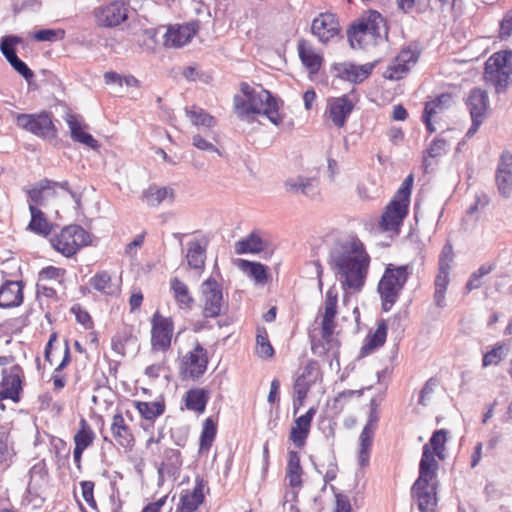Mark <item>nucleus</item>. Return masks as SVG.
<instances>
[{
    "label": "nucleus",
    "instance_id": "f257e3e1",
    "mask_svg": "<svg viewBox=\"0 0 512 512\" xmlns=\"http://www.w3.org/2000/svg\"><path fill=\"white\" fill-rule=\"evenodd\" d=\"M369 264L370 257L359 239L339 241L330 251L331 269L344 290H361Z\"/></svg>",
    "mask_w": 512,
    "mask_h": 512
},
{
    "label": "nucleus",
    "instance_id": "f03ea898",
    "mask_svg": "<svg viewBox=\"0 0 512 512\" xmlns=\"http://www.w3.org/2000/svg\"><path fill=\"white\" fill-rule=\"evenodd\" d=\"M234 110L237 117L246 122L258 120L260 116L276 126L283 121L278 101L261 86L252 87L241 83L240 93L234 97Z\"/></svg>",
    "mask_w": 512,
    "mask_h": 512
},
{
    "label": "nucleus",
    "instance_id": "7ed1b4c3",
    "mask_svg": "<svg viewBox=\"0 0 512 512\" xmlns=\"http://www.w3.org/2000/svg\"><path fill=\"white\" fill-rule=\"evenodd\" d=\"M385 20L377 11H369L359 18L348 31V40L352 48L365 49L375 46L387 37Z\"/></svg>",
    "mask_w": 512,
    "mask_h": 512
},
{
    "label": "nucleus",
    "instance_id": "20e7f679",
    "mask_svg": "<svg viewBox=\"0 0 512 512\" xmlns=\"http://www.w3.org/2000/svg\"><path fill=\"white\" fill-rule=\"evenodd\" d=\"M437 471L425 461L419 463V476L412 486L411 494L421 512H434L437 506Z\"/></svg>",
    "mask_w": 512,
    "mask_h": 512
},
{
    "label": "nucleus",
    "instance_id": "39448f33",
    "mask_svg": "<svg viewBox=\"0 0 512 512\" xmlns=\"http://www.w3.org/2000/svg\"><path fill=\"white\" fill-rule=\"evenodd\" d=\"M412 268L409 265L394 267L389 264L378 284V292L382 299L384 311H388L397 301L401 290L403 289Z\"/></svg>",
    "mask_w": 512,
    "mask_h": 512
},
{
    "label": "nucleus",
    "instance_id": "423d86ee",
    "mask_svg": "<svg viewBox=\"0 0 512 512\" xmlns=\"http://www.w3.org/2000/svg\"><path fill=\"white\" fill-rule=\"evenodd\" d=\"M512 76V51L503 50L494 53L485 64L484 80L492 85L497 93L504 92Z\"/></svg>",
    "mask_w": 512,
    "mask_h": 512
},
{
    "label": "nucleus",
    "instance_id": "0eeeda50",
    "mask_svg": "<svg viewBox=\"0 0 512 512\" xmlns=\"http://www.w3.org/2000/svg\"><path fill=\"white\" fill-rule=\"evenodd\" d=\"M199 300L204 318H217L227 310V301L222 285L214 278L203 281L199 289Z\"/></svg>",
    "mask_w": 512,
    "mask_h": 512
},
{
    "label": "nucleus",
    "instance_id": "6e6552de",
    "mask_svg": "<svg viewBox=\"0 0 512 512\" xmlns=\"http://www.w3.org/2000/svg\"><path fill=\"white\" fill-rule=\"evenodd\" d=\"M89 242V234L79 225L66 226L50 239L52 247L66 257L73 256Z\"/></svg>",
    "mask_w": 512,
    "mask_h": 512
},
{
    "label": "nucleus",
    "instance_id": "1a4fd4ad",
    "mask_svg": "<svg viewBox=\"0 0 512 512\" xmlns=\"http://www.w3.org/2000/svg\"><path fill=\"white\" fill-rule=\"evenodd\" d=\"M174 334V322L156 311L151 319V351L165 354L171 348Z\"/></svg>",
    "mask_w": 512,
    "mask_h": 512
},
{
    "label": "nucleus",
    "instance_id": "9d476101",
    "mask_svg": "<svg viewBox=\"0 0 512 512\" xmlns=\"http://www.w3.org/2000/svg\"><path fill=\"white\" fill-rule=\"evenodd\" d=\"M16 124L21 129L38 137L53 138L56 135L52 118L45 111L36 114H17Z\"/></svg>",
    "mask_w": 512,
    "mask_h": 512
},
{
    "label": "nucleus",
    "instance_id": "9b49d317",
    "mask_svg": "<svg viewBox=\"0 0 512 512\" xmlns=\"http://www.w3.org/2000/svg\"><path fill=\"white\" fill-rule=\"evenodd\" d=\"M207 350L199 343H196L193 349L188 351L181 359L180 373L184 379H198L207 370L208 366Z\"/></svg>",
    "mask_w": 512,
    "mask_h": 512
},
{
    "label": "nucleus",
    "instance_id": "f8f14e48",
    "mask_svg": "<svg viewBox=\"0 0 512 512\" xmlns=\"http://www.w3.org/2000/svg\"><path fill=\"white\" fill-rule=\"evenodd\" d=\"M93 16L97 26L114 28L127 19L128 9L123 1L115 0L96 7Z\"/></svg>",
    "mask_w": 512,
    "mask_h": 512
},
{
    "label": "nucleus",
    "instance_id": "ddd939ff",
    "mask_svg": "<svg viewBox=\"0 0 512 512\" xmlns=\"http://www.w3.org/2000/svg\"><path fill=\"white\" fill-rule=\"evenodd\" d=\"M338 291L335 286L330 287L324 300V314L321 323L322 338L328 345V350L337 346V342L333 338L335 329V318L337 315Z\"/></svg>",
    "mask_w": 512,
    "mask_h": 512
},
{
    "label": "nucleus",
    "instance_id": "4468645a",
    "mask_svg": "<svg viewBox=\"0 0 512 512\" xmlns=\"http://www.w3.org/2000/svg\"><path fill=\"white\" fill-rule=\"evenodd\" d=\"M320 372L314 363L306 365L302 373L296 378L293 391V414L296 415L304 405L305 399L311 387L319 380Z\"/></svg>",
    "mask_w": 512,
    "mask_h": 512
},
{
    "label": "nucleus",
    "instance_id": "2eb2a0df",
    "mask_svg": "<svg viewBox=\"0 0 512 512\" xmlns=\"http://www.w3.org/2000/svg\"><path fill=\"white\" fill-rule=\"evenodd\" d=\"M448 434L449 432L446 429H439L433 432L429 442L423 446L420 463L425 461L431 464L432 469L438 470L439 464L435 457L437 456L440 460L446 458Z\"/></svg>",
    "mask_w": 512,
    "mask_h": 512
},
{
    "label": "nucleus",
    "instance_id": "dca6fc26",
    "mask_svg": "<svg viewBox=\"0 0 512 512\" xmlns=\"http://www.w3.org/2000/svg\"><path fill=\"white\" fill-rule=\"evenodd\" d=\"M340 31L338 19L332 13H320L311 24L312 34L323 44L337 39Z\"/></svg>",
    "mask_w": 512,
    "mask_h": 512
},
{
    "label": "nucleus",
    "instance_id": "f3484780",
    "mask_svg": "<svg viewBox=\"0 0 512 512\" xmlns=\"http://www.w3.org/2000/svg\"><path fill=\"white\" fill-rule=\"evenodd\" d=\"M408 207V203L393 197L381 216L380 228L383 231L398 232L407 216Z\"/></svg>",
    "mask_w": 512,
    "mask_h": 512
},
{
    "label": "nucleus",
    "instance_id": "a211bd4d",
    "mask_svg": "<svg viewBox=\"0 0 512 512\" xmlns=\"http://www.w3.org/2000/svg\"><path fill=\"white\" fill-rule=\"evenodd\" d=\"M199 29L197 22L170 25L163 38L167 48H181L188 44Z\"/></svg>",
    "mask_w": 512,
    "mask_h": 512
},
{
    "label": "nucleus",
    "instance_id": "6ab92c4d",
    "mask_svg": "<svg viewBox=\"0 0 512 512\" xmlns=\"http://www.w3.org/2000/svg\"><path fill=\"white\" fill-rule=\"evenodd\" d=\"M418 58L419 53L416 50L410 48L401 50L385 70L384 77L389 80L403 78L404 75L415 66Z\"/></svg>",
    "mask_w": 512,
    "mask_h": 512
},
{
    "label": "nucleus",
    "instance_id": "aec40b11",
    "mask_svg": "<svg viewBox=\"0 0 512 512\" xmlns=\"http://www.w3.org/2000/svg\"><path fill=\"white\" fill-rule=\"evenodd\" d=\"M21 42L18 36H4L1 39L0 50L13 69L24 79L30 80L34 77L33 71L17 57L15 52V47Z\"/></svg>",
    "mask_w": 512,
    "mask_h": 512
},
{
    "label": "nucleus",
    "instance_id": "412c9836",
    "mask_svg": "<svg viewBox=\"0 0 512 512\" xmlns=\"http://www.w3.org/2000/svg\"><path fill=\"white\" fill-rule=\"evenodd\" d=\"M2 375L3 379L0 383V401L11 399L17 402L21 391V368L18 365H14L10 369H3Z\"/></svg>",
    "mask_w": 512,
    "mask_h": 512
},
{
    "label": "nucleus",
    "instance_id": "4be33fe9",
    "mask_svg": "<svg viewBox=\"0 0 512 512\" xmlns=\"http://www.w3.org/2000/svg\"><path fill=\"white\" fill-rule=\"evenodd\" d=\"M353 108L354 104L347 96L331 98L328 100L325 115L336 127L340 128L344 126Z\"/></svg>",
    "mask_w": 512,
    "mask_h": 512
},
{
    "label": "nucleus",
    "instance_id": "5701e85b",
    "mask_svg": "<svg viewBox=\"0 0 512 512\" xmlns=\"http://www.w3.org/2000/svg\"><path fill=\"white\" fill-rule=\"evenodd\" d=\"M451 100L452 98L449 94H442L425 104L422 119L430 133L436 131L434 123L441 119V115L450 106Z\"/></svg>",
    "mask_w": 512,
    "mask_h": 512
},
{
    "label": "nucleus",
    "instance_id": "b1692460",
    "mask_svg": "<svg viewBox=\"0 0 512 512\" xmlns=\"http://www.w3.org/2000/svg\"><path fill=\"white\" fill-rule=\"evenodd\" d=\"M495 178L499 193L509 198L512 194V154L510 152L502 153Z\"/></svg>",
    "mask_w": 512,
    "mask_h": 512
},
{
    "label": "nucleus",
    "instance_id": "393cba45",
    "mask_svg": "<svg viewBox=\"0 0 512 512\" xmlns=\"http://www.w3.org/2000/svg\"><path fill=\"white\" fill-rule=\"evenodd\" d=\"M316 412L317 409L315 407H311L305 414L297 417L294 420L289 439L296 447L302 448L306 444V440L311 429V423Z\"/></svg>",
    "mask_w": 512,
    "mask_h": 512
},
{
    "label": "nucleus",
    "instance_id": "a878e982",
    "mask_svg": "<svg viewBox=\"0 0 512 512\" xmlns=\"http://www.w3.org/2000/svg\"><path fill=\"white\" fill-rule=\"evenodd\" d=\"M333 69L337 77L350 82L360 83L370 75L373 69V65H355L353 63H339L336 64Z\"/></svg>",
    "mask_w": 512,
    "mask_h": 512
},
{
    "label": "nucleus",
    "instance_id": "bb28decb",
    "mask_svg": "<svg viewBox=\"0 0 512 512\" xmlns=\"http://www.w3.org/2000/svg\"><path fill=\"white\" fill-rule=\"evenodd\" d=\"M297 50L302 64L311 74L317 73L322 66V54L310 42L304 39L298 42Z\"/></svg>",
    "mask_w": 512,
    "mask_h": 512
},
{
    "label": "nucleus",
    "instance_id": "cd10ccee",
    "mask_svg": "<svg viewBox=\"0 0 512 512\" xmlns=\"http://www.w3.org/2000/svg\"><path fill=\"white\" fill-rule=\"evenodd\" d=\"M142 201L149 207H157L162 203H172L175 199V191L169 186L150 185L141 194Z\"/></svg>",
    "mask_w": 512,
    "mask_h": 512
},
{
    "label": "nucleus",
    "instance_id": "c85d7f7f",
    "mask_svg": "<svg viewBox=\"0 0 512 512\" xmlns=\"http://www.w3.org/2000/svg\"><path fill=\"white\" fill-rule=\"evenodd\" d=\"M65 121L69 127L72 140L82 143L93 150L99 148L98 141L91 134L84 131V125L78 116L67 113Z\"/></svg>",
    "mask_w": 512,
    "mask_h": 512
},
{
    "label": "nucleus",
    "instance_id": "c756f323",
    "mask_svg": "<svg viewBox=\"0 0 512 512\" xmlns=\"http://www.w3.org/2000/svg\"><path fill=\"white\" fill-rule=\"evenodd\" d=\"M23 302L22 285L18 281H6L0 287V308L19 306Z\"/></svg>",
    "mask_w": 512,
    "mask_h": 512
},
{
    "label": "nucleus",
    "instance_id": "7c9ffc66",
    "mask_svg": "<svg viewBox=\"0 0 512 512\" xmlns=\"http://www.w3.org/2000/svg\"><path fill=\"white\" fill-rule=\"evenodd\" d=\"M56 182L50 180H43L35 187L29 190L28 195L31 201L30 204L48 206L50 200L56 196Z\"/></svg>",
    "mask_w": 512,
    "mask_h": 512
},
{
    "label": "nucleus",
    "instance_id": "2f4dec72",
    "mask_svg": "<svg viewBox=\"0 0 512 512\" xmlns=\"http://www.w3.org/2000/svg\"><path fill=\"white\" fill-rule=\"evenodd\" d=\"M204 501L203 485L197 483L192 490H183L177 504L180 512H195Z\"/></svg>",
    "mask_w": 512,
    "mask_h": 512
},
{
    "label": "nucleus",
    "instance_id": "473e14b6",
    "mask_svg": "<svg viewBox=\"0 0 512 512\" xmlns=\"http://www.w3.org/2000/svg\"><path fill=\"white\" fill-rule=\"evenodd\" d=\"M170 289L173 294V298L182 310H190L194 305V297L190 292L188 285L177 277L170 280Z\"/></svg>",
    "mask_w": 512,
    "mask_h": 512
},
{
    "label": "nucleus",
    "instance_id": "72a5a7b5",
    "mask_svg": "<svg viewBox=\"0 0 512 512\" xmlns=\"http://www.w3.org/2000/svg\"><path fill=\"white\" fill-rule=\"evenodd\" d=\"M111 432L116 442L122 447H131L134 444V436L130 427L126 424L121 413L112 418Z\"/></svg>",
    "mask_w": 512,
    "mask_h": 512
},
{
    "label": "nucleus",
    "instance_id": "f704fd0d",
    "mask_svg": "<svg viewBox=\"0 0 512 512\" xmlns=\"http://www.w3.org/2000/svg\"><path fill=\"white\" fill-rule=\"evenodd\" d=\"M206 246L205 240H192L187 244L186 260L190 268L200 270L204 267Z\"/></svg>",
    "mask_w": 512,
    "mask_h": 512
},
{
    "label": "nucleus",
    "instance_id": "c9c22d12",
    "mask_svg": "<svg viewBox=\"0 0 512 512\" xmlns=\"http://www.w3.org/2000/svg\"><path fill=\"white\" fill-rule=\"evenodd\" d=\"M182 465L180 452L176 449H168L165 451L164 460L158 468L160 480L166 477H174Z\"/></svg>",
    "mask_w": 512,
    "mask_h": 512
},
{
    "label": "nucleus",
    "instance_id": "e433bc0d",
    "mask_svg": "<svg viewBox=\"0 0 512 512\" xmlns=\"http://www.w3.org/2000/svg\"><path fill=\"white\" fill-rule=\"evenodd\" d=\"M89 283L96 291L107 296H116L120 292V285L113 282L112 277L106 271L96 273Z\"/></svg>",
    "mask_w": 512,
    "mask_h": 512
},
{
    "label": "nucleus",
    "instance_id": "4c0bfd02",
    "mask_svg": "<svg viewBox=\"0 0 512 512\" xmlns=\"http://www.w3.org/2000/svg\"><path fill=\"white\" fill-rule=\"evenodd\" d=\"M467 106L469 108L471 118H484L488 107V96L486 92L479 88L473 89L468 96Z\"/></svg>",
    "mask_w": 512,
    "mask_h": 512
},
{
    "label": "nucleus",
    "instance_id": "58836bf2",
    "mask_svg": "<svg viewBox=\"0 0 512 512\" xmlns=\"http://www.w3.org/2000/svg\"><path fill=\"white\" fill-rule=\"evenodd\" d=\"M387 337V325L384 321H380L374 332H370L365 343L361 348V355H368L373 352L376 348L381 347Z\"/></svg>",
    "mask_w": 512,
    "mask_h": 512
},
{
    "label": "nucleus",
    "instance_id": "ea45409f",
    "mask_svg": "<svg viewBox=\"0 0 512 512\" xmlns=\"http://www.w3.org/2000/svg\"><path fill=\"white\" fill-rule=\"evenodd\" d=\"M302 474L303 470L300 464L299 454L295 451H289L286 478L292 488H300L302 486Z\"/></svg>",
    "mask_w": 512,
    "mask_h": 512
},
{
    "label": "nucleus",
    "instance_id": "a19ab883",
    "mask_svg": "<svg viewBox=\"0 0 512 512\" xmlns=\"http://www.w3.org/2000/svg\"><path fill=\"white\" fill-rule=\"evenodd\" d=\"M209 394L203 388H194L187 391L185 405L188 410L203 413L205 411Z\"/></svg>",
    "mask_w": 512,
    "mask_h": 512
},
{
    "label": "nucleus",
    "instance_id": "79ce46f5",
    "mask_svg": "<svg viewBox=\"0 0 512 512\" xmlns=\"http://www.w3.org/2000/svg\"><path fill=\"white\" fill-rule=\"evenodd\" d=\"M185 113L194 126H202L207 129L206 131L211 130L216 125L215 117L200 107H186Z\"/></svg>",
    "mask_w": 512,
    "mask_h": 512
},
{
    "label": "nucleus",
    "instance_id": "37998d69",
    "mask_svg": "<svg viewBox=\"0 0 512 512\" xmlns=\"http://www.w3.org/2000/svg\"><path fill=\"white\" fill-rule=\"evenodd\" d=\"M238 267L255 283L263 285L267 282V268L263 264L240 259Z\"/></svg>",
    "mask_w": 512,
    "mask_h": 512
},
{
    "label": "nucleus",
    "instance_id": "c03bdc74",
    "mask_svg": "<svg viewBox=\"0 0 512 512\" xmlns=\"http://www.w3.org/2000/svg\"><path fill=\"white\" fill-rule=\"evenodd\" d=\"M449 272L450 270L438 269V273L435 277V291H434V301L436 306L443 308L445 303V294L447 291V287L449 285Z\"/></svg>",
    "mask_w": 512,
    "mask_h": 512
},
{
    "label": "nucleus",
    "instance_id": "a18cd8bd",
    "mask_svg": "<svg viewBox=\"0 0 512 512\" xmlns=\"http://www.w3.org/2000/svg\"><path fill=\"white\" fill-rule=\"evenodd\" d=\"M263 250V241L255 233H251L246 238H243L235 243L236 254L259 253Z\"/></svg>",
    "mask_w": 512,
    "mask_h": 512
},
{
    "label": "nucleus",
    "instance_id": "49530a36",
    "mask_svg": "<svg viewBox=\"0 0 512 512\" xmlns=\"http://www.w3.org/2000/svg\"><path fill=\"white\" fill-rule=\"evenodd\" d=\"M448 143L445 139L438 137L436 138L426 149L423 154V166L425 170L433 165L431 159H435L443 156L447 152Z\"/></svg>",
    "mask_w": 512,
    "mask_h": 512
},
{
    "label": "nucleus",
    "instance_id": "de8ad7c7",
    "mask_svg": "<svg viewBox=\"0 0 512 512\" xmlns=\"http://www.w3.org/2000/svg\"><path fill=\"white\" fill-rule=\"evenodd\" d=\"M29 210L31 212V221L28 225V228L37 234H49L50 224L44 217L43 212L33 204H29Z\"/></svg>",
    "mask_w": 512,
    "mask_h": 512
},
{
    "label": "nucleus",
    "instance_id": "09e8293b",
    "mask_svg": "<svg viewBox=\"0 0 512 512\" xmlns=\"http://www.w3.org/2000/svg\"><path fill=\"white\" fill-rule=\"evenodd\" d=\"M374 430L364 427L360 434V450L358 462L360 466L365 467L369 463L370 449L372 446Z\"/></svg>",
    "mask_w": 512,
    "mask_h": 512
},
{
    "label": "nucleus",
    "instance_id": "8fccbe9b",
    "mask_svg": "<svg viewBox=\"0 0 512 512\" xmlns=\"http://www.w3.org/2000/svg\"><path fill=\"white\" fill-rule=\"evenodd\" d=\"M256 354L260 358L269 359L274 355V349L268 339V333L265 328H258L256 335Z\"/></svg>",
    "mask_w": 512,
    "mask_h": 512
},
{
    "label": "nucleus",
    "instance_id": "3c124183",
    "mask_svg": "<svg viewBox=\"0 0 512 512\" xmlns=\"http://www.w3.org/2000/svg\"><path fill=\"white\" fill-rule=\"evenodd\" d=\"M79 425L80 428L74 436V443L76 447L86 449L93 443L95 433L85 419H81Z\"/></svg>",
    "mask_w": 512,
    "mask_h": 512
},
{
    "label": "nucleus",
    "instance_id": "603ef678",
    "mask_svg": "<svg viewBox=\"0 0 512 512\" xmlns=\"http://www.w3.org/2000/svg\"><path fill=\"white\" fill-rule=\"evenodd\" d=\"M136 408L146 420H154L164 413L165 406L160 402H136Z\"/></svg>",
    "mask_w": 512,
    "mask_h": 512
},
{
    "label": "nucleus",
    "instance_id": "864d4df0",
    "mask_svg": "<svg viewBox=\"0 0 512 512\" xmlns=\"http://www.w3.org/2000/svg\"><path fill=\"white\" fill-rule=\"evenodd\" d=\"M216 140V135L212 130L205 132V136L195 134L192 137V145L199 150L214 152L220 154L218 148L214 145L213 141Z\"/></svg>",
    "mask_w": 512,
    "mask_h": 512
},
{
    "label": "nucleus",
    "instance_id": "5fc2aeb1",
    "mask_svg": "<svg viewBox=\"0 0 512 512\" xmlns=\"http://www.w3.org/2000/svg\"><path fill=\"white\" fill-rule=\"evenodd\" d=\"M216 435V425L211 418L205 420L200 437V450H208Z\"/></svg>",
    "mask_w": 512,
    "mask_h": 512
},
{
    "label": "nucleus",
    "instance_id": "6e6d98bb",
    "mask_svg": "<svg viewBox=\"0 0 512 512\" xmlns=\"http://www.w3.org/2000/svg\"><path fill=\"white\" fill-rule=\"evenodd\" d=\"M14 452L8 445V434L0 428V465L9 466Z\"/></svg>",
    "mask_w": 512,
    "mask_h": 512
},
{
    "label": "nucleus",
    "instance_id": "4d7b16f0",
    "mask_svg": "<svg viewBox=\"0 0 512 512\" xmlns=\"http://www.w3.org/2000/svg\"><path fill=\"white\" fill-rule=\"evenodd\" d=\"M437 382L434 379H429L422 390L420 391L418 403L423 406L430 405L434 401L435 388Z\"/></svg>",
    "mask_w": 512,
    "mask_h": 512
},
{
    "label": "nucleus",
    "instance_id": "13d9d810",
    "mask_svg": "<svg viewBox=\"0 0 512 512\" xmlns=\"http://www.w3.org/2000/svg\"><path fill=\"white\" fill-rule=\"evenodd\" d=\"M378 194V187L374 180L367 179L366 181H363L358 186V195L364 199H373Z\"/></svg>",
    "mask_w": 512,
    "mask_h": 512
},
{
    "label": "nucleus",
    "instance_id": "bf43d9fd",
    "mask_svg": "<svg viewBox=\"0 0 512 512\" xmlns=\"http://www.w3.org/2000/svg\"><path fill=\"white\" fill-rule=\"evenodd\" d=\"M34 39L37 41H57L64 38V31L63 30H55V29H42L38 30L33 35Z\"/></svg>",
    "mask_w": 512,
    "mask_h": 512
},
{
    "label": "nucleus",
    "instance_id": "052dcab7",
    "mask_svg": "<svg viewBox=\"0 0 512 512\" xmlns=\"http://www.w3.org/2000/svg\"><path fill=\"white\" fill-rule=\"evenodd\" d=\"M512 36V9L504 13L499 24V38L506 40Z\"/></svg>",
    "mask_w": 512,
    "mask_h": 512
},
{
    "label": "nucleus",
    "instance_id": "680f3d73",
    "mask_svg": "<svg viewBox=\"0 0 512 512\" xmlns=\"http://www.w3.org/2000/svg\"><path fill=\"white\" fill-rule=\"evenodd\" d=\"M65 274V270L62 268L54 267V266H48L43 268L39 273V282L45 281V280H59L63 278Z\"/></svg>",
    "mask_w": 512,
    "mask_h": 512
},
{
    "label": "nucleus",
    "instance_id": "e2e57ef3",
    "mask_svg": "<svg viewBox=\"0 0 512 512\" xmlns=\"http://www.w3.org/2000/svg\"><path fill=\"white\" fill-rule=\"evenodd\" d=\"M413 185V176L409 175L402 183L399 190L394 195V198L404 201L409 204L411 189Z\"/></svg>",
    "mask_w": 512,
    "mask_h": 512
},
{
    "label": "nucleus",
    "instance_id": "0e129e2a",
    "mask_svg": "<svg viewBox=\"0 0 512 512\" xmlns=\"http://www.w3.org/2000/svg\"><path fill=\"white\" fill-rule=\"evenodd\" d=\"M301 187V194L313 197L318 194L319 188H318V182L315 179L312 178H303L300 183Z\"/></svg>",
    "mask_w": 512,
    "mask_h": 512
},
{
    "label": "nucleus",
    "instance_id": "69168bd1",
    "mask_svg": "<svg viewBox=\"0 0 512 512\" xmlns=\"http://www.w3.org/2000/svg\"><path fill=\"white\" fill-rule=\"evenodd\" d=\"M453 262V248L450 244L444 245L440 258L438 269L450 270L451 263Z\"/></svg>",
    "mask_w": 512,
    "mask_h": 512
},
{
    "label": "nucleus",
    "instance_id": "338daca9",
    "mask_svg": "<svg viewBox=\"0 0 512 512\" xmlns=\"http://www.w3.org/2000/svg\"><path fill=\"white\" fill-rule=\"evenodd\" d=\"M81 490L83 499L92 507L96 508V501L94 499V483L92 481H82Z\"/></svg>",
    "mask_w": 512,
    "mask_h": 512
},
{
    "label": "nucleus",
    "instance_id": "774afa93",
    "mask_svg": "<svg viewBox=\"0 0 512 512\" xmlns=\"http://www.w3.org/2000/svg\"><path fill=\"white\" fill-rule=\"evenodd\" d=\"M503 356V346L499 345L487 352L483 357V366H489L492 364H497Z\"/></svg>",
    "mask_w": 512,
    "mask_h": 512
}]
</instances>
